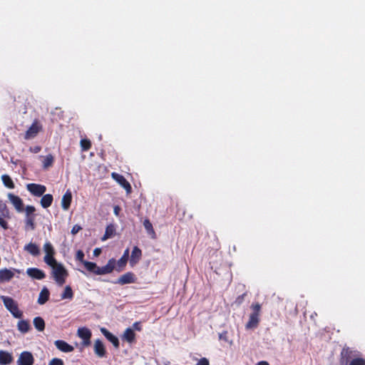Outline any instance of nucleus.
<instances>
[{
	"label": "nucleus",
	"instance_id": "aec40b11",
	"mask_svg": "<svg viewBox=\"0 0 365 365\" xmlns=\"http://www.w3.org/2000/svg\"><path fill=\"white\" fill-rule=\"evenodd\" d=\"M72 201V193L70 190H67L61 199V207L64 210H68Z\"/></svg>",
	"mask_w": 365,
	"mask_h": 365
},
{
	"label": "nucleus",
	"instance_id": "58836bf2",
	"mask_svg": "<svg viewBox=\"0 0 365 365\" xmlns=\"http://www.w3.org/2000/svg\"><path fill=\"white\" fill-rule=\"evenodd\" d=\"M76 259L81 262L83 264H84L85 262H86V260H84V253L82 250H79L76 252Z\"/></svg>",
	"mask_w": 365,
	"mask_h": 365
},
{
	"label": "nucleus",
	"instance_id": "393cba45",
	"mask_svg": "<svg viewBox=\"0 0 365 365\" xmlns=\"http://www.w3.org/2000/svg\"><path fill=\"white\" fill-rule=\"evenodd\" d=\"M123 339L130 344L133 343L135 339V334L134 331L130 328H127L123 335Z\"/></svg>",
	"mask_w": 365,
	"mask_h": 365
},
{
	"label": "nucleus",
	"instance_id": "2f4dec72",
	"mask_svg": "<svg viewBox=\"0 0 365 365\" xmlns=\"http://www.w3.org/2000/svg\"><path fill=\"white\" fill-rule=\"evenodd\" d=\"M43 259L44 262L51 268L59 264L54 258V255H46Z\"/></svg>",
	"mask_w": 365,
	"mask_h": 365
},
{
	"label": "nucleus",
	"instance_id": "dca6fc26",
	"mask_svg": "<svg viewBox=\"0 0 365 365\" xmlns=\"http://www.w3.org/2000/svg\"><path fill=\"white\" fill-rule=\"evenodd\" d=\"M26 273L30 277L35 279L41 280L46 277L45 272L38 268H29L26 270Z\"/></svg>",
	"mask_w": 365,
	"mask_h": 365
},
{
	"label": "nucleus",
	"instance_id": "5701e85b",
	"mask_svg": "<svg viewBox=\"0 0 365 365\" xmlns=\"http://www.w3.org/2000/svg\"><path fill=\"white\" fill-rule=\"evenodd\" d=\"M33 324L35 329L38 331H43L46 327V324L44 319L41 317H36L34 318Z\"/></svg>",
	"mask_w": 365,
	"mask_h": 365
},
{
	"label": "nucleus",
	"instance_id": "1a4fd4ad",
	"mask_svg": "<svg viewBox=\"0 0 365 365\" xmlns=\"http://www.w3.org/2000/svg\"><path fill=\"white\" fill-rule=\"evenodd\" d=\"M112 178L120 185L126 191L128 194L132 192V187L129 182L125 178V177L120 174L113 173L111 174Z\"/></svg>",
	"mask_w": 365,
	"mask_h": 365
},
{
	"label": "nucleus",
	"instance_id": "4468645a",
	"mask_svg": "<svg viewBox=\"0 0 365 365\" xmlns=\"http://www.w3.org/2000/svg\"><path fill=\"white\" fill-rule=\"evenodd\" d=\"M141 257H142L141 250L138 247L135 246L132 250L130 258L129 260L130 265L131 267L135 266L137 263H138V262L140 261Z\"/></svg>",
	"mask_w": 365,
	"mask_h": 365
},
{
	"label": "nucleus",
	"instance_id": "f03ea898",
	"mask_svg": "<svg viewBox=\"0 0 365 365\" xmlns=\"http://www.w3.org/2000/svg\"><path fill=\"white\" fill-rule=\"evenodd\" d=\"M2 300L6 309L12 314L14 318L21 319L23 312L19 309L17 302L11 297L7 296H1Z\"/></svg>",
	"mask_w": 365,
	"mask_h": 365
},
{
	"label": "nucleus",
	"instance_id": "49530a36",
	"mask_svg": "<svg viewBox=\"0 0 365 365\" xmlns=\"http://www.w3.org/2000/svg\"><path fill=\"white\" fill-rule=\"evenodd\" d=\"M219 339L220 340L227 341V331H225L220 334Z\"/></svg>",
	"mask_w": 365,
	"mask_h": 365
},
{
	"label": "nucleus",
	"instance_id": "20e7f679",
	"mask_svg": "<svg viewBox=\"0 0 365 365\" xmlns=\"http://www.w3.org/2000/svg\"><path fill=\"white\" fill-rule=\"evenodd\" d=\"M52 275L56 283L59 286H62L66 282V278L68 276V272L65 267L59 263L52 267Z\"/></svg>",
	"mask_w": 365,
	"mask_h": 365
},
{
	"label": "nucleus",
	"instance_id": "72a5a7b5",
	"mask_svg": "<svg viewBox=\"0 0 365 365\" xmlns=\"http://www.w3.org/2000/svg\"><path fill=\"white\" fill-rule=\"evenodd\" d=\"M73 297V292L70 286H66L64 289L63 292L61 294V299H71Z\"/></svg>",
	"mask_w": 365,
	"mask_h": 365
},
{
	"label": "nucleus",
	"instance_id": "473e14b6",
	"mask_svg": "<svg viewBox=\"0 0 365 365\" xmlns=\"http://www.w3.org/2000/svg\"><path fill=\"white\" fill-rule=\"evenodd\" d=\"M35 220H36V216L26 217H25L26 228H29L31 230H34L35 229Z\"/></svg>",
	"mask_w": 365,
	"mask_h": 365
},
{
	"label": "nucleus",
	"instance_id": "a18cd8bd",
	"mask_svg": "<svg viewBox=\"0 0 365 365\" xmlns=\"http://www.w3.org/2000/svg\"><path fill=\"white\" fill-rule=\"evenodd\" d=\"M0 226L4 230H7L9 228L7 222L4 220L2 217H0Z\"/></svg>",
	"mask_w": 365,
	"mask_h": 365
},
{
	"label": "nucleus",
	"instance_id": "b1692460",
	"mask_svg": "<svg viewBox=\"0 0 365 365\" xmlns=\"http://www.w3.org/2000/svg\"><path fill=\"white\" fill-rule=\"evenodd\" d=\"M12 361L13 357L11 354L2 350L0 351V364L7 365L11 364Z\"/></svg>",
	"mask_w": 365,
	"mask_h": 365
},
{
	"label": "nucleus",
	"instance_id": "e433bc0d",
	"mask_svg": "<svg viewBox=\"0 0 365 365\" xmlns=\"http://www.w3.org/2000/svg\"><path fill=\"white\" fill-rule=\"evenodd\" d=\"M43 250L46 252V255H55V250L50 242H47L44 244Z\"/></svg>",
	"mask_w": 365,
	"mask_h": 365
},
{
	"label": "nucleus",
	"instance_id": "bb28decb",
	"mask_svg": "<svg viewBox=\"0 0 365 365\" xmlns=\"http://www.w3.org/2000/svg\"><path fill=\"white\" fill-rule=\"evenodd\" d=\"M50 292L46 287H43L38 296V303L39 304H44L49 299Z\"/></svg>",
	"mask_w": 365,
	"mask_h": 365
},
{
	"label": "nucleus",
	"instance_id": "7ed1b4c3",
	"mask_svg": "<svg viewBox=\"0 0 365 365\" xmlns=\"http://www.w3.org/2000/svg\"><path fill=\"white\" fill-rule=\"evenodd\" d=\"M252 313L250 315L249 320L245 324L246 329H255L259 323V317L261 312V305L259 303L252 304L251 305Z\"/></svg>",
	"mask_w": 365,
	"mask_h": 365
},
{
	"label": "nucleus",
	"instance_id": "6e6552de",
	"mask_svg": "<svg viewBox=\"0 0 365 365\" xmlns=\"http://www.w3.org/2000/svg\"><path fill=\"white\" fill-rule=\"evenodd\" d=\"M77 334L82 340V345L83 346H88L91 345V338L92 336L91 331L87 327H81L78 329Z\"/></svg>",
	"mask_w": 365,
	"mask_h": 365
},
{
	"label": "nucleus",
	"instance_id": "7c9ffc66",
	"mask_svg": "<svg viewBox=\"0 0 365 365\" xmlns=\"http://www.w3.org/2000/svg\"><path fill=\"white\" fill-rule=\"evenodd\" d=\"M54 162V158L51 154L47 155L46 157H44L43 160V169H48V168L51 167Z\"/></svg>",
	"mask_w": 365,
	"mask_h": 365
},
{
	"label": "nucleus",
	"instance_id": "4be33fe9",
	"mask_svg": "<svg viewBox=\"0 0 365 365\" xmlns=\"http://www.w3.org/2000/svg\"><path fill=\"white\" fill-rule=\"evenodd\" d=\"M115 234V227L113 224H110L107 225L106 228L105 233L103 236L101 237L102 241H106L109 238L113 237Z\"/></svg>",
	"mask_w": 365,
	"mask_h": 365
},
{
	"label": "nucleus",
	"instance_id": "a19ab883",
	"mask_svg": "<svg viewBox=\"0 0 365 365\" xmlns=\"http://www.w3.org/2000/svg\"><path fill=\"white\" fill-rule=\"evenodd\" d=\"M1 215L4 217H9V211L6 205H4L3 208H1Z\"/></svg>",
	"mask_w": 365,
	"mask_h": 365
},
{
	"label": "nucleus",
	"instance_id": "c9c22d12",
	"mask_svg": "<svg viewBox=\"0 0 365 365\" xmlns=\"http://www.w3.org/2000/svg\"><path fill=\"white\" fill-rule=\"evenodd\" d=\"M80 144L83 151H88L91 148V140L86 138L81 139Z\"/></svg>",
	"mask_w": 365,
	"mask_h": 365
},
{
	"label": "nucleus",
	"instance_id": "ddd939ff",
	"mask_svg": "<svg viewBox=\"0 0 365 365\" xmlns=\"http://www.w3.org/2000/svg\"><path fill=\"white\" fill-rule=\"evenodd\" d=\"M8 198L18 212H22L24 210L23 200L20 197L12 193H9L8 195Z\"/></svg>",
	"mask_w": 365,
	"mask_h": 365
},
{
	"label": "nucleus",
	"instance_id": "37998d69",
	"mask_svg": "<svg viewBox=\"0 0 365 365\" xmlns=\"http://www.w3.org/2000/svg\"><path fill=\"white\" fill-rule=\"evenodd\" d=\"M82 229V227L78 225H75L73 226L72 229H71V234L72 235H76Z\"/></svg>",
	"mask_w": 365,
	"mask_h": 365
},
{
	"label": "nucleus",
	"instance_id": "f257e3e1",
	"mask_svg": "<svg viewBox=\"0 0 365 365\" xmlns=\"http://www.w3.org/2000/svg\"><path fill=\"white\" fill-rule=\"evenodd\" d=\"M353 352L349 348L343 349L339 360L340 365H365V359L361 357H352Z\"/></svg>",
	"mask_w": 365,
	"mask_h": 365
},
{
	"label": "nucleus",
	"instance_id": "09e8293b",
	"mask_svg": "<svg viewBox=\"0 0 365 365\" xmlns=\"http://www.w3.org/2000/svg\"><path fill=\"white\" fill-rule=\"evenodd\" d=\"M133 327L137 331H141V326L140 324V322H135L133 324Z\"/></svg>",
	"mask_w": 365,
	"mask_h": 365
},
{
	"label": "nucleus",
	"instance_id": "c85d7f7f",
	"mask_svg": "<svg viewBox=\"0 0 365 365\" xmlns=\"http://www.w3.org/2000/svg\"><path fill=\"white\" fill-rule=\"evenodd\" d=\"M143 226L148 234L150 235L152 238H155V232L153 229L152 223L148 219H145L143 221Z\"/></svg>",
	"mask_w": 365,
	"mask_h": 365
},
{
	"label": "nucleus",
	"instance_id": "8fccbe9b",
	"mask_svg": "<svg viewBox=\"0 0 365 365\" xmlns=\"http://www.w3.org/2000/svg\"><path fill=\"white\" fill-rule=\"evenodd\" d=\"M101 250L100 248H96L93 250V255L96 257L98 256L101 254Z\"/></svg>",
	"mask_w": 365,
	"mask_h": 365
},
{
	"label": "nucleus",
	"instance_id": "de8ad7c7",
	"mask_svg": "<svg viewBox=\"0 0 365 365\" xmlns=\"http://www.w3.org/2000/svg\"><path fill=\"white\" fill-rule=\"evenodd\" d=\"M245 295V294H243L239 296L236 299V302H237L238 304H241L242 302V301L244 300Z\"/></svg>",
	"mask_w": 365,
	"mask_h": 365
},
{
	"label": "nucleus",
	"instance_id": "412c9836",
	"mask_svg": "<svg viewBox=\"0 0 365 365\" xmlns=\"http://www.w3.org/2000/svg\"><path fill=\"white\" fill-rule=\"evenodd\" d=\"M17 329L21 333L26 334L31 330V327L28 320L21 319L17 323Z\"/></svg>",
	"mask_w": 365,
	"mask_h": 365
},
{
	"label": "nucleus",
	"instance_id": "ea45409f",
	"mask_svg": "<svg viewBox=\"0 0 365 365\" xmlns=\"http://www.w3.org/2000/svg\"><path fill=\"white\" fill-rule=\"evenodd\" d=\"M48 365H64V364L62 359L54 358L50 361Z\"/></svg>",
	"mask_w": 365,
	"mask_h": 365
},
{
	"label": "nucleus",
	"instance_id": "a211bd4d",
	"mask_svg": "<svg viewBox=\"0 0 365 365\" xmlns=\"http://www.w3.org/2000/svg\"><path fill=\"white\" fill-rule=\"evenodd\" d=\"M94 352L100 358L105 357L106 355V350L105 346L101 340L97 339L94 343Z\"/></svg>",
	"mask_w": 365,
	"mask_h": 365
},
{
	"label": "nucleus",
	"instance_id": "9b49d317",
	"mask_svg": "<svg viewBox=\"0 0 365 365\" xmlns=\"http://www.w3.org/2000/svg\"><path fill=\"white\" fill-rule=\"evenodd\" d=\"M116 261L115 259L111 258L108 260V263L103 267H98L96 274L102 275L111 273L115 268Z\"/></svg>",
	"mask_w": 365,
	"mask_h": 365
},
{
	"label": "nucleus",
	"instance_id": "4c0bfd02",
	"mask_svg": "<svg viewBox=\"0 0 365 365\" xmlns=\"http://www.w3.org/2000/svg\"><path fill=\"white\" fill-rule=\"evenodd\" d=\"M36 211V208L32 205H27L25 208L26 217L36 216L34 213Z\"/></svg>",
	"mask_w": 365,
	"mask_h": 365
},
{
	"label": "nucleus",
	"instance_id": "79ce46f5",
	"mask_svg": "<svg viewBox=\"0 0 365 365\" xmlns=\"http://www.w3.org/2000/svg\"><path fill=\"white\" fill-rule=\"evenodd\" d=\"M196 365H210V361L207 358L202 357L198 360Z\"/></svg>",
	"mask_w": 365,
	"mask_h": 365
},
{
	"label": "nucleus",
	"instance_id": "9d476101",
	"mask_svg": "<svg viewBox=\"0 0 365 365\" xmlns=\"http://www.w3.org/2000/svg\"><path fill=\"white\" fill-rule=\"evenodd\" d=\"M34 363V358L32 354L29 351H23L17 361L18 365H33Z\"/></svg>",
	"mask_w": 365,
	"mask_h": 365
},
{
	"label": "nucleus",
	"instance_id": "f704fd0d",
	"mask_svg": "<svg viewBox=\"0 0 365 365\" xmlns=\"http://www.w3.org/2000/svg\"><path fill=\"white\" fill-rule=\"evenodd\" d=\"M83 265L88 271L96 274L98 267L95 262L86 261L84 262Z\"/></svg>",
	"mask_w": 365,
	"mask_h": 365
},
{
	"label": "nucleus",
	"instance_id": "6ab92c4d",
	"mask_svg": "<svg viewBox=\"0 0 365 365\" xmlns=\"http://www.w3.org/2000/svg\"><path fill=\"white\" fill-rule=\"evenodd\" d=\"M54 344L58 350L64 353H69L74 350L73 346L63 340H56L55 341Z\"/></svg>",
	"mask_w": 365,
	"mask_h": 365
},
{
	"label": "nucleus",
	"instance_id": "f3484780",
	"mask_svg": "<svg viewBox=\"0 0 365 365\" xmlns=\"http://www.w3.org/2000/svg\"><path fill=\"white\" fill-rule=\"evenodd\" d=\"M101 333L103 336L113 344V346L116 349L119 347V340L117 336L113 335L111 332H110L107 329L103 327L101 329Z\"/></svg>",
	"mask_w": 365,
	"mask_h": 365
},
{
	"label": "nucleus",
	"instance_id": "2eb2a0df",
	"mask_svg": "<svg viewBox=\"0 0 365 365\" xmlns=\"http://www.w3.org/2000/svg\"><path fill=\"white\" fill-rule=\"evenodd\" d=\"M128 257H129V249L127 248L124 251L123 256L115 263V264H116V267H115L116 271L120 272L123 270L124 267L126 266V264L128 262Z\"/></svg>",
	"mask_w": 365,
	"mask_h": 365
},
{
	"label": "nucleus",
	"instance_id": "0eeeda50",
	"mask_svg": "<svg viewBox=\"0 0 365 365\" xmlns=\"http://www.w3.org/2000/svg\"><path fill=\"white\" fill-rule=\"evenodd\" d=\"M20 273V271L12 268H3L0 269V284L11 281L15 275V273Z\"/></svg>",
	"mask_w": 365,
	"mask_h": 365
},
{
	"label": "nucleus",
	"instance_id": "423d86ee",
	"mask_svg": "<svg viewBox=\"0 0 365 365\" xmlns=\"http://www.w3.org/2000/svg\"><path fill=\"white\" fill-rule=\"evenodd\" d=\"M27 190L34 196L41 197L46 191V187L43 185L36 183H29L26 185Z\"/></svg>",
	"mask_w": 365,
	"mask_h": 365
},
{
	"label": "nucleus",
	"instance_id": "a878e982",
	"mask_svg": "<svg viewBox=\"0 0 365 365\" xmlns=\"http://www.w3.org/2000/svg\"><path fill=\"white\" fill-rule=\"evenodd\" d=\"M53 201V195L51 194L43 195L41 199L40 203L42 207L48 208L49 207Z\"/></svg>",
	"mask_w": 365,
	"mask_h": 365
},
{
	"label": "nucleus",
	"instance_id": "c756f323",
	"mask_svg": "<svg viewBox=\"0 0 365 365\" xmlns=\"http://www.w3.org/2000/svg\"><path fill=\"white\" fill-rule=\"evenodd\" d=\"M1 180L4 184V185L9 189H14L15 187V185L11 178V177L9 175H3L1 176Z\"/></svg>",
	"mask_w": 365,
	"mask_h": 365
},
{
	"label": "nucleus",
	"instance_id": "cd10ccee",
	"mask_svg": "<svg viewBox=\"0 0 365 365\" xmlns=\"http://www.w3.org/2000/svg\"><path fill=\"white\" fill-rule=\"evenodd\" d=\"M24 250L34 256H38L40 254L38 247L32 242L29 243L24 247Z\"/></svg>",
	"mask_w": 365,
	"mask_h": 365
},
{
	"label": "nucleus",
	"instance_id": "c03bdc74",
	"mask_svg": "<svg viewBox=\"0 0 365 365\" xmlns=\"http://www.w3.org/2000/svg\"><path fill=\"white\" fill-rule=\"evenodd\" d=\"M41 147L39 146V145H36V146H34V147H30L29 148V151L33 153H38L41 151Z\"/></svg>",
	"mask_w": 365,
	"mask_h": 365
},
{
	"label": "nucleus",
	"instance_id": "3c124183",
	"mask_svg": "<svg viewBox=\"0 0 365 365\" xmlns=\"http://www.w3.org/2000/svg\"><path fill=\"white\" fill-rule=\"evenodd\" d=\"M257 365H269V364H268V362L262 361L259 362Z\"/></svg>",
	"mask_w": 365,
	"mask_h": 365
},
{
	"label": "nucleus",
	"instance_id": "39448f33",
	"mask_svg": "<svg viewBox=\"0 0 365 365\" xmlns=\"http://www.w3.org/2000/svg\"><path fill=\"white\" fill-rule=\"evenodd\" d=\"M41 130L42 125L38 120H35L26 130L24 135V138L26 140L32 139L35 138Z\"/></svg>",
	"mask_w": 365,
	"mask_h": 365
},
{
	"label": "nucleus",
	"instance_id": "f8f14e48",
	"mask_svg": "<svg viewBox=\"0 0 365 365\" xmlns=\"http://www.w3.org/2000/svg\"><path fill=\"white\" fill-rule=\"evenodd\" d=\"M137 278L134 273L131 272H128L124 274L121 275L115 282L116 284H119L121 285L126 284H131L135 282Z\"/></svg>",
	"mask_w": 365,
	"mask_h": 365
},
{
	"label": "nucleus",
	"instance_id": "603ef678",
	"mask_svg": "<svg viewBox=\"0 0 365 365\" xmlns=\"http://www.w3.org/2000/svg\"><path fill=\"white\" fill-rule=\"evenodd\" d=\"M118 211H119V207L118 206H116L115 208H114V212L116 215H118Z\"/></svg>",
	"mask_w": 365,
	"mask_h": 365
}]
</instances>
